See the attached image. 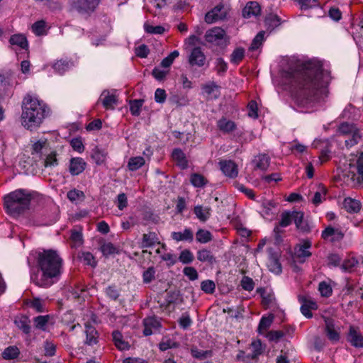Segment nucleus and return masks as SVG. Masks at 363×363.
I'll return each mask as SVG.
<instances>
[{"label": "nucleus", "mask_w": 363, "mask_h": 363, "mask_svg": "<svg viewBox=\"0 0 363 363\" xmlns=\"http://www.w3.org/2000/svg\"><path fill=\"white\" fill-rule=\"evenodd\" d=\"M291 78L299 89L297 101L303 106L324 102L328 96L330 72L324 69L319 61L310 60L301 64L291 73Z\"/></svg>", "instance_id": "obj_1"}, {"label": "nucleus", "mask_w": 363, "mask_h": 363, "mask_svg": "<svg viewBox=\"0 0 363 363\" xmlns=\"http://www.w3.org/2000/svg\"><path fill=\"white\" fill-rule=\"evenodd\" d=\"M36 260L38 271L31 276L35 285L47 289L59 281L63 272V259L57 251L43 250L38 252Z\"/></svg>", "instance_id": "obj_2"}, {"label": "nucleus", "mask_w": 363, "mask_h": 363, "mask_svg": "<svg viewBox=\"0 0 363 363\" xmlns=\"http://www.w3.org/2000/svg\"><path fill=\"white\" fill-rule=\"evenodd\" d=\"M50 114V107L42 100L27 94L22 102V125L28 130L38 128Z\"/></svg>", "instance_id": "obj_3"}, {"label": "nucleus", "mask_w": 363, "mask_h": 363, "mask_svg": "<svg viewBox=\"0 0 363 363\" xmlns=\"http://www.w3.org/2000/svg\"><path fill=\"white\" fill-rule=\"evenodd\" d=\"M31 194L25 189H17L4 196V206L9 213L18 215L28 208Z\"/></svg>", "instance_id": "obj_4"}, {"label": "nucleus", "mask_w": 363, "mask_h": 363, "mask_svg": "<svg viewBox=\"0 0 363 363\" xmlns=\"http://www.w3.org/2000/svg\"><path fill=\"white\" fill-rule=\"evenodd\" d=\"M206 42L223 49L229 44V38L225 31L220 27H214L206 31L205 34Z\"/></svg>", "instance_id": "obj_5"}, {"label": "nucleus", "mask_w": 363, "mask_h": 363, "mask_svg": "<svg viewBox=\"0 0 363 363\" xmlns=\"http://www.w3.org/2000/svg\"><path fill=\"white\" fill-rule=\"evenodd\" d=\"M349 174L356 184L363 185V152L350 160Z\"/></svg>", "instance_id": "obj_6"}, {"label": "nucleus", "mask_w": 363, "mask_h": 363, "mask_svg": "<svg viewBox=\"0 0 363 363\" xmlns=\"http://www.w3.org/2000/svg\"><path fill=\"white\" fill-rule=\"evenodd\" d=\"M229 11L230 9L228 6L220 3L206 13L204 17L205 22L208 24H212L223 21L227 18Z\"/></svg>", "instance_id": "obj_7"}, {"label": "nucleus", "mask_w": 363, "mask_h": 363, "mask_svg": "<svg viewBox=\"0 0 363 363\" xmlns=\"http://www.w3.org/2000/svg\"><path fill=\"white\" fill-rule=\"evenodd\" d=\"M296 211H285L280 214V220L274 228V238L277 241L281 240V235L283 233L281 228H286L290 225L294 221V215Z\"/></svg>", "instance_id": "obj_8"}, {"label": "nucleus", "mask_w": 363, "mask_h": 363, "mask_svg": "<svg viewBox=\"0 0 363 363\" xmlns=\"http://www.w3.org/2000/svg\"><path fill=\"white\" fill-rule=\"evenodd\" d=\"M269 259L267 267L270 272L275 274H280L282 272L281 264L279 262L280 255L272 248L268 250Z\"/></svg>", "instance_id": "obj_9"}, {"label": "nucleus", "mask_w": 363, "mask_h": 363, "mask_svg": "<svg viewBox=\"0 0 363 363\" xmlns=\"http://www.w3.org/2000/svg\"><path fill=\"white\" fill-rule=\"evenodd\" d=\"M206 60V55L201 48L196 47L191 50L188 61L191 66L201 67L205 65Z\"/></svg>", "instance_id": "obj_10"}, {"label": "nucleus", "mask_w": 363, "mask_h": 363, "mask_svg": "<svg viewBox=\"0 0 363 363\" xmlns=\"http://www.w3.org/2000/svg\"><path fill=\"white\" fill-rule=\"evenodd\" d=\"M344 233L339 228L328 226L322 232L321 237L324 240H330L332 242L341 241L344 238Z\"/></svg>", "instance_id": "obj_11"}, {"label": "nucleus", "mask_w": 363, "mask_h": 363, "mask_svg": "<svg viewBox=\"0 0 363 363\" xmlns=\"http://www.w3.org/2000/svg\"><path fill=\"white\" fill-rule=\"evenodd\" d=\"M100 0H74L72 7L81 13L93 11Z\"/></svg>", "instance_id": "obj_12"}, {"label": "nucleus", "mask_w": 363, "mask_h": 363, "mask_svg": "<svg viewBox=\"0 0 363 363\" xmlns=\"http://www.w3.org/2000/svg\"><path fill=\"white\" fill-rule=\"evenodd\" d=\"M220 169L227 177L235 178L238 176V169L236 164L232 160H221L219 162Z\"/></svg>", "instance_id": "obj_13"}, {"label": "nucleus", "mask_w": 363, "mask_h": 363, "mask_svg": "<svg viewBox=\"0 0 363 363\" xmlns=\"http://www.w3.org/2000/svg\"><path fill=\"white\" fill-rule=\"evenodd\" d=\"M347 339L352 346L355 347H363V336L359 328L350 326Z\"/></svg>", "instance_id": "obj_14"}, {"label": "nucleus", "mask_w": 363, "mask_h": 363, "mask_svg": "<svg viewBox=\"0 0 363 363\" xmlns=\"http://www.w3.org/2000/svg\"><path fill=\"white\" fill-rule=\"evenodd\" d=\"M299 301L301 303V313L308 318H311L313 316L311 311L316 310L318 308L316 302L306 297H299Z\"/></svg>", "instance_id": "obj_15"}, {"label": "nucleus", "mask_w": 363, "mask_h": 363, "mask_svg": "<svg viewBox=\"0 0 363 363\" xmlns=\"http://www.w3.org/2000/svg\"><path fill=\"white\" fill-rule=\"evenodd\" d=\"M86 163L82 157H74L69 161V172L72 175H79L84 172Z\"/></svg>", "instance_id": "obj_16"}, {"label": "nucleus", "mask_w": 363, "mask_h": 363, "mask_svg": "<svg viewBox=\"0 0 363 363\" xmlns=\"http://www.w3.org/2000/svg\"><path fill=\"white\" fill-rule=\"evenodd\" d=\"M325 331L328 339L332 342H337L340 340V333L335 328L333 319L325 318Z\"/></svg>", "instance_id": "obj_17"}, {"label": "nucleus", "mask_w": 363, "mask_h": 363, "mask_svg": "<svg viewBox=\"0 0 363 363\" xmlns=\"http://www.w3.org/2000/svg\"><path fill=\"white\" fill-rule=\"evenodd\" d=\"M85 334L86 339L84 341L85 345L89 346H94L97 345L99 342V334L97 330L94 327L90 325L89 324L85 325Z\"/></svg>", "instance_id": "obj_18"}, {"label": "nucleus", "mask_w": 363, "mask_h": 363, "mask_svg": "<svg viewBox=\"0 0 363 363\" xmlns=\"http://www.w3.org/2000/svg\"><path fill=\"white\" fill-rule=\"evenodd\" d=\"M296 229L303 233H308L311 230L308 222L304 219V214L301 211L295 212L294 221Z\"/></svg>", "instance_id": "obj_19"}, {"label": "nucleus", "mask_w": 363, "mask_h": 363, "mask_svg": "<svg viewBox=\"0 0 363 363\" xmlns=\"http://www.w3.org/2000/svg\"><path fill=\"white\" fill-rule=\"evenodd\" d=\"M260 11L261 8L257 2L250 1L242 10V16L244 18H249L259 15Z\"/></svg>", "instance_id": "obj_20"}, {"label": "nucleus", "mask_w": 363, "mask_h": 363, "mask_svg": "<svg viewBox=\"0 0 363 363\" xmlns=\"http://www.w3.org/2000/svg\"><path fill=\"white\" fill-rule=\"evenodd\" d=\"M171 238L177 242L186 241L191 242L194 240V233L191 229L185 228L183 231L172 232Z\"/></svg>", "instance_id": "obj_21"}, {"label": "nucleus", "mask_w": 363, "mask_h": 363, "mask_svg": "<svg viewBox=\"0 0 363 363\" xmlns=\"http://www.w3.org/2000/svg\"><path fill=\"white\" fill-rule=\"evenodd\" d=\"M113 342L115 346L119 350H128L130 345L128 341L125 340L122 333L118 330H114L112 333Z\"/></svg>", "instance_id": "obj_22"}, {"label": "nucleus", "mask_w": 363, "mask_h": 363, "mask_svg": "<svg viewBox=\"0 0 363 363\" xmlns=\"http://www.w3.org/2000/svg\"><path fill=\"white\" fill-rule=\"evenodd\" d=\"M100 100L106 109H114V105L117 104V97L111 94L108 91H104L101 95Z\"/></svg>", "instance_id": "obj_23"}, {"label": "nucleus", "mask_w": 363, "mask_h": 363, "mask_svg": "<svg viewBox=\"0 0 363 363\" xmlns=\"http://www.w3.org/2000/svg\"><path fill=\"white\" fill-rule=\"evenodd\" d=\"M201 89L209 99H217L220 95L219 86L214 82L202 85Z\"/></svg>", "instance_id": "obj_24"}, {"label": "nucleus", "mask_w": 363, "mask_h": 363, "mask_svg": "<svg viewBox=\"0 0 363 363\" xmlns=\"http://www.w3.org/2000/svg\"><path fill=\"white\" fill-rule=\"evenodd\" d=\"M217 126L218 129L224 133H231L236 128V124L235 122L228 120L224 117L218 121Z\"/></svg>", "instance_id": "obj_25"}, {"label": "nucleus", "mask_w": 363, "mask_h": 363, "mask_svg": "<svg viewBox=\"0 0 363 363\" xmlns=\"http://www.w3.org/2000/svg\"><path fill=\"white\" fill-rule=\"evenodd\" d=\"M172 159L177 162V164L182 169H186L188 167V161L186 155L181 149H174L172 153Z\"/></svg>", "instance_id": "obj_26"}, {"label": "nucleus", "mask_w": 363, "mask_h": 363, "mask_svg": "<svg viewBox=\"0 0 363 363\" xmlns=\"http://www.w3.org/2000/svg\"><path fill=\"white\" fill-rule=\"evenodd\" d=\"M254 163L257 169L265 171L268 169L270 164V158L266 154H259L256 156L254 160Z\"/></svg>", "instance_id": "obj_27"}, {"label": "nucleus", "mask_w": 363, "mask_h": 363, "mask_svg": "<svg viewBox=\"0 0 363 363\" xmlns=\"http://www.w3.org/2000/svg\"><path fill=\"white\" fill-rule=\"evenodd\" d=\"M9 43L12 45H16L21 49L27 50L28 48V43L26 38L22 34L13 35L9 40Z\"/></svg>", "instance_id": "obj_28"}, {"label": "nucleus", "mask_w": 363, "mask_h": 363, "mask_svg": "<svg viewBox=\"0 0 363 363\" xmlns=\"http://www.w3.org/2000/svg\"><path fill=\"white\" fill-rule=\"evenodd\" d=\"M48 144L46 140H40L33 145L31 154L40 157L48 152Z\"/></svg>", "instance_id": "obj_29"}, {"label": "nucleus", "mask_w": 363, "mask_h": 363, "mask_svg": "<svg viewBox=\"0 0 363 363\" xmlns=\"http://www.w3.org/2000/svg\"><path fill=\"white\" fill-rule=\"evenodd\" d=\"M211 209L210 207H203L202 206H196L194 212L196 217L202 222L206 221L211 216Z\"/></svg>", "instance_id": "obj_30"}, {"label": "nucleus", "mask_w": 363, "mask_h": 363, "mask_svg": "<svg viewBox=\"0 0 363 363\" xmlns=\"http://www.w3.org/2000/svg\"><path fill=\"white\" fill-rule=\"evenodd\" d=\"M343 206L349 213H357L361 208L359 201L350 197L345 199Z\"/></svg>", "instance_id": "obj_31"}, {"label": "nucleus", "mask_w": 363, "mask_h": 363, "mask_svg": "<svg viewBox=\"0 0 363 363\" xmlns=\"http://www.w3.org/2000/svg\"><path fill=\"white\" fill-rule=\"evenodd\" d=\"M196 256L198 260L202 262L213 264L216 262V258L213 255L212 252L206 248L199 250L197 252Z\"/></svg>", "instance_id": "obj_32"}, {"label": "nucleus", "mask_w": 363, "mask_h": 363, "mask_svg": "<svg viewBox=\"0 0 363 363\" xmlns=\"http://www.w3.org/2000/svg\"><path fill=\"white\" fill-rule=\"evenodd\" d=\"M311 246L310 242H305L296 250V255L300 259V262H303L305 261L306 258L311 257V253L308 250Z\"/></svg>", "instance_id": "obj_33"}, {"label": "nucleus", "mask_w": 363, "mask_h": 363, "mask_svg": "<svg viewBox=\"0 0 363 363\" xmlns=\"http://www.w3.org/2000/svg\"><path fill=\"white\" fill-rule=\"evenodd\" d=\"M16 325L23 331L25 334H29L30 333V320L26 316H21L16 318L14 320Z\"/></svg>", "instance_id": "obj_34"}, {"label": "nucleus", "mask_w": 363, "mask_h": 363, "mask_svg": "<svg viewBox=\"0 0 363 363\" xmlns=\"http://www.w3.org/2000/svg\"><path fill=\"white\" fill-rule=\"evenodd\" d=\"M107 153L97 147L94 148L91 152V157L96 164H102L106 159Z\"/></svg>", "instance_id": "obj_35"}, {"label": "nucleus", "mask_w": 363, "mask_h": 363, "mask_svg": "<svg viewBox=\"0 0 363 363\" xmlns=\"http://www.w3.org/2000/svg\"><path fill=\"white\" fill-rule=\"evenodd\" d=\"M144 330L143 334L145 336H149L152 334V328H157L159 323L154 318H147L143 320Z\"/></svg>", "instance_id": "obj_36"}, {"label": "nucleus", "mask_w": 363, "mask_h": 363, "mask_svg": "<svg viewBox=\"0 0 363 363\" xmlns=\"http://www.w3.org/2000/svg\"><path fill=\"white\" fill-rule=\"evenodd\" d=\"M155 243H159L157 235L154 232L143 234V247H149L154 245Z\"/></svg>", "instance_id": "obj_37"}, {"label": "nucleus", "mask_w": 363, "mask_h": 363, "mask_svg": "<svg viewBox=\"0 0 363 363\" xmlns=\"http://www.w3.org/2000/svg\"><path fill=\"white\" fill-rule=\"evenodd\" d=\"M145 164V159L143 157H133L129 159L128 168L130 171H136Z\"/></svg>", "instance_id": "obj_38"}, {"label": "nucleus", "mask_w": 363, "mask_h": 363, "mask_svg": "<svg viewBox=\"0 0 363 363\" xmlns=\"http://www.w3.org/2000/svg\"><path fill=\"white\" fill-rule=\"evenodd\" d=\"M72 66L71 62L66 60H60L55 62L52 68L59 74H62Z\"/></svg>", "instance_id": "obj_39"}, {"label": "nucleus", "mask_w": 363, "mask_h": 363, "mask_svg": "<svg viewBox=\"0 0 363 363\" xmlns=\"http://www.w3.org/2000/svg\"><path fill=\"white\" fill-rule=\"evenodd\" d=\"M196 241L200 243H207L212 240L213 236L210 231L204 229H199L196 233Z\"/></svg>", "instance_id": "obj_40"}, {"label": "nucleus", "mask_w": 363, "mask_h": 363, "mask_svg": "<svg viewBox=\"0 0 363 363\" xmlns=\"http://www.w3.org/2000/svg\"><path fill=\"white\" fill-rule=\"evenodd\" d=\"M19 354V349L16 346H9L2 352V357L6 360L13 359L18 357Z\"/></svg>", "instance_id": "obj_41"}, {"label": "nucleus", "mask_w": 363, "mask_h": 363, "mask_svg": "<svg viewBox=\"0 0 363 363\" xmlns=\"http://www.w3.org/2000/svg\"><path fill=\"white\" fill-rule=\"evenodd\" d=\"M245 50L242 48H235L230 55V60L232 64L238 65L244 58Z\"/></svg>", "instance_id": "obj_42"}, {"label": "nucleus", "mask_w": 363, "mask_h": 363, "mask_svg": "<svg viewBox=\"0 0 363 363\" xmlns=\"http://www.w3.org/2000/svg\"><path fill=\"white\" fill-rule=\"evenodd\" d=\"M32 31L36 35H43L46 32V22L43 20L38 21L32 25Z\"/></svg>", "instance_id": "obj_43"}, {"label": "nucleus", "mask_w": 363, "mask_h": 363, "mask_svg": "<svg viewBox=\"0 0 363 363\" xmlns=\"http://www.w3.org/2000/svg\"><path fill=\"white\" fill-rule=\"evenodd\" d=\"M50 320V316L46 315H38L33 318V323L35 328L42 330H45L46 325Z\"/></svg>", "instance_id": "obj_44"}, {"label": "nucleus", "mask_w": 363, "mask_h": 363, "mask_svg": "<svg viewBox=\"0 0 363 363\" xmlns=\"http://www.w3.org/2000/svg\"><path fill=\"white\" fill-rule=\"evenodd\" d=\"M326 194V189L323 185H319L318 187V190L315 192L313 198L312 199V202L315 206L320 204L323 199H325Z\"/></svg>", "instance_id": "obj_45"}, {"label": "nucleus", "mask_w": 363, "mask_h": 363, "mask_svg": "<svg viewBox=\"0 0 363 363\" xmlns=\"http://www.w3.org/2000/svg\"><path fill=\"white\" fill-rule=\"evenodd\" d=\"M57 153L55 151H52L46 155L44 160L45 167H54L58 165V160L57 158Z\"/></svg>", "instance_id": "obj_46"}, {"label": "nucleus", "mask_w": 363, "mask_h": 363, "mask_svg": "<svg viewBox=\"0 0 363 363\" xmlns=\"http://www.w3.org/2000/svg\"><path fill=\"white\" fill-rule=\"evenodd\" d=\"M79 258L85 264L89 265L93 267L96 266V262L95 260V258L91 252H82L79 255Z\"/></svg>", "instance_id": "obj_47"}, {"label": "nucleus", "mask_w": 363, "mask_h": 363, "mask_svg": "<svg viewBox=\"0 0 363 363\" xmlns=\"http://www.w3.org/2000/svg\"><path fill=\"white\" fill-rule=\"evenodd\" d=\"M144 103L143 99H135L130 101V111L133 116H138L140 113V108Z\"/></svg>", "instance_id": "obj_48"}, {"label": "nucleus", "mask_w": 363, "mask_h": 363, "mask_svg": "<svg viewBox=\"0 0 363 363\" xmlns=\"http://www.w3.org/2000/svg\"><path fill=\"white\" fill-rule=\"evenodd\" d=\"M359 130V129L353 124L347 123H342L339 127V131L341 134L348 135Z\"/></svg>", "instance_id": "obj_49"}, {"label": "nucleus", "mask_w": 363, "mask_h": 363, "mask_svg": "<svg viewBox=\"0 0 363 363\" xmlns=\"http://www.w3.org/2000/svg\"><path fill=\"white\" fill-rule=\"evenodd\" d=\"M273 322V317H262L259 321L258 326V333L262 334L266 331L272 325Z\"/></svg>", "instance_id": "obj_50"}, {"label": "nucleus", "mask_w": 363, "mask_h": 363, "mask_svg": "<svg viewBox=\"0 0 363 363\" xmlns=\"http://www.w3.org/2000/svg\"><path fill=\"white\" fill-rule=\"evenodd\" d=\"M194 256L188 249L182 250L179 255V259L183 264H190L193 262Z\"/></svg>", "instance_id": "obj_51"}, {"label": "nucleus", "mask_w": 363, "mask_h": 363, "mask_svg": "<svg viewBox=\"0 0 363 363\" xmlns=\"http://www.w3.org/2000/svg\"><path fill=\"white\" fill-rule=\"evenodd\" d=\"M190 181L195 187H202L207 182L203 176L196 173L191 174Z\"/></svg>", "instance_id": "obj_52"}, {"label": "nucleus", "mask_w": 363, "mask_h": 363, "mask_svg": "<svg viewBox=\"0 0 363 363\" xmlns=\"http://www.w3.org/2000/svg\"><path fill=\"white\" fill-rule=\"evenodd\" d=\"M70 239L73 242V247H79L83 242V236L80 230L76 229L72 230Z\"/></svg>", "instance_id": "obj_53"}, {"label": "nucleus", "mask_w": 363, "mask_h": 363, "mask_svg": "<svg viewBox=\"0 0 363 363\" xmlns=\"http://www.w3.org/2000/svg\"><path fill=\"white\" fill-rule=\"evenodd\" d=\"M265 32L264 31H260L257 34V35L253 39L251 45L250 47V50H255L258 49L262 44L264 41V36Z\"/></svg>", "instance_id": "obj_54"}, {"label": "nucleus", "mask_w": 363, "mask_h": 363, "mask_svg": "<svg viewBox=\"0 0 363 363\" xmlns=\"http://www.w3.org/2000/svg\"><path fill=\"white\" fill-rule=\"evenodd\" d=\"M179 53L177 50H174L167 57L164 58L160 65L162 67L168 68L171 66V65L173 63L175 58H177L179 56Z\"/></svg>", "instance_id": "obj_55"}, {"label": "nucleus", "mask_w": 363, "mask_h": 363, "mask_svg": "<svg viewBox=\"0 0 363 363\" xmlns=\"http://www.w3.org/2000/svg\"><path fill=\"white\" fill-rule=\"evenodd\" d=\"M348 136L349 138L345 141V145L347 147H351L357 144L362 137L359 130H357L351 135H348Z\"/></svg>", "instance_id": "obj_56"}, {"label": "nucleus", "mask_w": 363, "mask_h": 363, "mask_svg": "<svg viewBox=\"0 0 363 363\" xmlns=\"http://www.w3.org/2000/svg\"><path fill=\"white\" fill-rule=\"evenodd\" d=\"M144 29L150 34H162L165 31L164 28L161 26H153L147 23L144 24Z\"/></svg>", "instance_id": "obj_57"}, {"label": "nucleus", "mask_w": 363, "mask_h": 363, "mask_svg": "<svg viewBox=\"0 0 363 363\" xmlns=\"http://www.w3.org/2000/svg\"><path fill=\"white\" fill-rule=\"evenodd\" d=\"M102 254L107 257L117 252L116 247L111 242H105L101 246Z\"/></svg>", "instance_id": "obj_58"}, {"label": "nucleus", "mask_w": 363, "mask_h": 363, "mask_svg": "<svg viewBox=\"0 0 363 363\" xmlns=\"http://www.w3.org/2000/svg\"><path fill=\"white\" fill-rule=\"evenodd\" d=\"M215 69L218 74H223L228 69V65L222 57H218L215 62Z\"/></svg>", "instance_id": "obj_59"}, {"label": "nucleus", "mask_w": 363, "mask_h": 363, "mask_svg": "<svg viewBox=\"0 0 363 363\" xmlns=\"http://www.w3.org/2000/svg\"><path fill=\"white\" fill-rule=\"evenodd\" d=\"M265 24L269 28H274L280 24V19L277 15L271 13L266 17Z\"/></svg>", "instance_id": "obj_60"}, {"label": "nucleus", "mask_w": 363, "mask_h": 363, "mask_svg": "<svg viewBox=\"0 0 363 363\" xmlns=\"http://www.w3.org/2000/svg\"><path fill=\"white\" fill-rule=\"evenodd\" d=\"M201 288L205 293L211 294L215 291L216 284L214 281L208 279L201 282Z\"/></svg>", "instance_id": "obj_61"}, {"label": "nucleus", "mask_w": 363, "mask_h": 363, "mask_svg": "<svg viewBox=\"0 0 363 363\" xmlns=\"http://www.w3.org/2000/svg\"><path fill=\"white\" fill-rule=\"evenodd\" d=\"M29 306L30 308L35 310L36 312L41 313L45 311V304L44 302L40 298H33L30 301Z\"/></svg>", "instance_id": "obj_62"}, {"label": "nucleus", "mask_w": 363, "mask_h": 363, "mask_svg": "<svg viewBox=\"0 0 363 363\" xmlns=\"http://www.w3.org/2000/svg\"><path fill=\"white\" fill-rule=\"evenodd\" d=\"M252 348V354L251 357L252 359H256L262 352V342L259 340L253 341L251 344Z\"/></svg>", "instance_id": "obj_63"}, {"label": "nucleus", "mask_w": 363, "mask_h": 363, "mask_svg": "<svg viewBox=\"0 0 363 363\" xmlns=\"http://www.w3.org/2000/svg\"><path fill=\"white\" fill-rule=\"evenodd\" d=\"M318 290L322 296L328 297L332 294L331 286L325 281L319 284Z\"/></svg>", "instance_id": "obj_64"}]
</instances>
